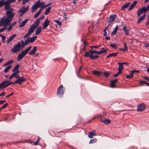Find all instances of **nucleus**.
<instances>
[{
    "mask_svg": "<svg viewBox=\"0 0 149 149\" xmlns=\"http://www.w3.org/2000/svg\"><path fill=\"white\" fill-rule=\"evenodd\" d=\"M116 15L115 14H112L110 15L108 22H111L114 21L116 18Z\"/></svg>",
    "mask_w": 149,
    "mask_h": 149,
    "instance_id": "obj_12",
    "label": "nucleus"
},
{
    "mask_svg": "<svg viewBox=\"0 0 149 149\" xmlns=\"http://www.w3.org/2000/svg\"><path fill=\"white\" fill-rule=\"evenodd\" d=\"M50 23V22L48 19H46L42 24V28L44 29L46 28L49 25Z\"/></svg>",
    "mask_w": 149,
    "mask_h": 149,
    "instance_id": "obj_11",
    "label": "nucleus"
},
{
    "mask_svg": "<svg viewBox=\"0 0 149 149\" xmlns=\"http://www.w3.org/2000/svg\"><path fill=\"white\" fill-rule=\"evenodd\" d=\"M92 55L91 54L90 50L89 51L87 52H85V54L84 55V56L85 57H90L91 58V56Z\"/></svg>",
    "mask_w": 149,
    "mask_h": 149,
    "instance_id": "obj_25",
    "label": "nucleus"
},
{
    "mask_svg": "<svg viewBox=\"0 0 149 149\" xmlns=\"http://www.w3.org/2000/svg\"><path fill=\"white\" fill-rule=\"evenodd\" d=\"M118 29L119 28L118 26L117 25L116 26L115 29H113V30L112 32L111 33V35L113 36L115 35L116 34V33H117V31Z\"/></svg>",
    "mask_w": 149,
    "mask_h": 149,
    "instance_id": "obj_19",
    "label": "nucleus"
},
{
    "mask_svg": "<svg viewBox=\"0 0 149 149\" xmlns=\"http://www.w3.org/2000/svg\"><path fill=\"white\" fill-rule=\"evenodd\" d=\"M51 3H49V4H46V5H44L43 6V7L44 8H45L46 7H48V6H49L50 5H51Z\"/></svg>",
    "mask_w": 149,
    "mask_h": 149,
    "instance_id": "obj_63",
    "label": "nucleus"
},
{
    "mask_svg": "<svg viewBox=\"0 0 149 149\" xmlns=\"http://www.w3.org/2000/svg\"><path fill=\"white\" fill-rule=\"evenodd\" d=\"M123 30L125 32L126 35H128L129 34V29H127L126 26H124L123 27Z\"/></svg>",
    "mask_w": 149,
    "mask_h": 149,
    "instance_id": "obj_20",
    "label": "nucleus"
},
{
    "mask_svg": "<svg viewBox=\"0 0 149 149\" xmlns=\"http://www.w3.org/2000/svg\"><path fill=\"white\" fill-rule=\"evenodd\" d=\"M13 10V9L7 10L6 13L7 17L3 16L1 18L0 20V27L2 26L8 25L9 24L14 15V13H12Z\"/></svg>",
    "mask_w": 149,
    "mask_h": 149,
    "instance_id": "obj_1",
    "label": "nucleus"
},
{
    "mask_svg": "<svg viewBox=\"0 0 149 149\" xmlns=\"http://www.w3.org/2000/svg\"><path fill=\"white\" fill-rule=\"evenodd\" d=\"M5 1H3V0H1L0 1V8L3 6L4 5Z\"/></svg>",
    "mask_w": 149,
    "mask_h": 149,
    "instance_id": "obj_48",
    "label": "nucleus"
},
{
    "mask_svg": "<svg viewBox=\"0 0 149 149\" xmlns=\"http://www.w3.org/2000/svg\"><path fill=\"white\" fill-rule=\"evenodd\" d=\"M146 16V15L144 14L142 16L139 18L137 21V23L139 24L143 20Z\"/></svg>",
    "mask_w": 149,
    "mask_h": 149,
    "instance_id": "obj_16",
    "label": "nucleus"
},
{
    "mask_svg": "<svg viewBox=\"0 0 149 149\" xmlns=\"http://www.w3.org/2000/svg\"><path fill=\"white\" fill-rule=\"evenodd\" d=\"M18 73V72L17 71H15L10 76L9 78V79H12L14 77H15V76L17 75Z\"/></svg>",
    "mask_w": 149,
    "mask_h": 149,
    "instance_id": "obj_31",
    "label": "nucleus"
},
{
    "mask_svg": "<svg viewBox=\"0 0 149 149\" xmlns=\"http://www.w3.org/2000/svg\"><path fill=\"white\" fill-rule=\"evenodd\" d=\"M42 10L41 9H40L35 14V15L34 16V18H36L37 17H38V16H39V15L40 14V13L42 12Z\"/></svg>",
    "mask_w": 149,
    "mask_h": 149,
    "instance_id": "obj_29",
    "label": "nucleus"
},
{
    "mask_svg": "<svg viewBox=\"0 0 149 149\" xmlns=\"http://www.w3.org/2000/svg\"><path fill=\"white\" fill-rule=\"evenodd\" d=\"M40 23V21L38 19H36L35 20L34 23L38 25V26H39V24Z\"/></svg>",
    "mask_w": 149,
    "mask_h": 149,
    "instance_id": "obj_44",
    "label": "nucleus"
},
{
    "mask_svg": "<svg viewBox=\"0 0 149 149\" xmlns=\"http://www.w3.org/2000/svg\"><path fill=\"white\" fill-rule=\"evenodd\" d=\"M10 3L8 0L5 1L4 4V5H5V7L4 8L5 10H8L10 8Z\"/></svg>",
    "mask_w": 149,
    "mask_h": 149,
    "instance_id": "obj_14",
    "label": "nucleus"
},
{
    "mask_svg": "<svg viewBox=\"0 0 149 149\" xmlns=\"http://www.w3.org/2000/svg\"><path fill=\"white\" fill-rule=\"evenodd\" d=\"M107 50L104 49V48H102L101 49V50L99 51V54L102 53H105L107 52Z\"/></svg>",
    "mask_w": 149,
    "mask_h": 149,
    "instance_id": "obj_33",
    "label": "nucleus"
},
{
    "mask_svg": "<svg viewBox=\"0 0 149 149\" xmlns=\"http://www.w3.org/2000/svg\"><path fill=\"white\" fill-rule=\"evenodd\" d=\"M91 56V58L92 60H94L96 58H99V56L98 55H96L95 56H93V55H92Z\"/></svg>",
    "mask_w": 149,
    "mask_h": 149,
    "instance_id": "obj_39",
    "label": "nucleus"
},
{
    "mask_svg": "<svg viewBox=\"0 0 149 149\" xmlns=\"http://www.w3.org/2000/svg\"><path fill=\"white\" fill-rule=\"evenodd\" d=\"M145 12H146L149 10V4L148 5L146 8L144 6Z\"/></svg>",
    "mask_w": 149,
    "mask_h": 149,
    "instance_id": "obj_53",
    "label": "nucleus"
},
{
    "mask_svg": "<svg viewBox=\"0 0 149 149\" xmlns=\"http://www.w3.org/2000/svg\"><path fill=\"white\" fill-rule=\"evenodd\" d=\"M8 105V103H6L5 104H4L3 106L2 107L3 109H5L7 107V106Z\"/></svg>",
    "mask_w": 149,
    "mask_h": 149,
    "instance_id": "obj_61",
    "label": "nucleus"
},
{
    "mask_svg": "<svg viewBox=\"0 0 149 149\" xmlns=\"http://www.w3.org/2000/svg\"><path fill=\"white\" fill-rule=\"evenodd\" d=\"M118 63L119 65L118 70H122L123 69V66L122 63L120 62H118Z\"/></svg>",
    "mask_w": 149,
    "mask_h": 149,
    "instance_id": "obj_30",
    "label": "nucleus"
},
{
    "mask_svg": "<svg viewBox=\"0 0 149 149\" xmlns=\"http://www.w3.org/2000/svg\"><path fill=\"white\" fill-rule=\"evenodd\" d=\"M63 86L61 85L58 88L57 91V96L59 98H62L63 97L65 91L63 89Z\"/></svg>",
    "mask_w": 149,
    "mask_h": 149,
    "instance_id": "obj_4",
    "label": "nucleus"
},
{
    "mask_svg": "<svg viewBox=\"0 0 149 149\" xmlns=\"http://www.w3.org/2000/svg\"><path fill=\"white\" fill-rule=\"evenodd\" d=\"M110 45L111 47L114 49H117V47H116V45L114 43H111L110 44Z\"/></svg>",
    "mask_w": 149,
    "mask_h": 149,
    "instance_id": "obj_41",
    "label": "nucleus"
},
{
    "mask_svg": "<svg viewBox=\"0 0 149 149\" xmlns=\"http://www.w3.org/2000/svg\"><path fill=\"white\" fill-rule=\"evenodd\" d=\"M132 72L133 74L134 73H139V70H134L131 71Z\"/></svg>",
    "mask_w": 149,
    "mask_h": 149,
    "instance_id": "obj_60",
    "label": "nucleus"
},
{
    "mask_svg": "<svg viewBox=\"0 0 149 149\" xmlns=\"http://www.w3.org/2000/svg\"><path fill=\"white\" fill-rule=\"evenodd\" d=\"M6 38V36H3V37H2L1 40L4 43L5 42Z\"/></svg>",
    "mask_w": 149,
    "mask_h": 149,
    "instance_id": "obj_55",
    "label": "nucleus"
},
{
    "mask_svg": "<svg viewBox=\"0 0 149 149\" xmlns=\"http://www.w3.org/2000/svg\"><path fill=\"white\" fill-rule=\"evenodd\" d=\"M26 79H25L24 76H22L19 78L18 79L16 80L14 82V84H18L19 85L22 84V83L26 81Z\"/></svg>",
    "mask_w": 149,
    "mask_h": 149,
    "instance_id": "obj_6",
    "label": "nucleus"
},
{
    "mask_svg": "<svg viewBox=\"0 0 149 149\" xmlns=\"http://www.w3.org/2000/svg\"><path fill=\"white\" fill-rule=\"evenodd\" d=\"M105 119L106 118H104L102 117H101L100 118V120L101 121V122L104 123Z\"/></svg>",
    "mask_w": 149,
    "mask_h": 149,
    "instance_id": "obj_57",
    "label": "nucleus"
},
{
    "mask_svg": "<svg viewBox=\"0 0 149 149\" xmlns=\"http://www.w3.org/2000/svg\"><path fill=\"white\" fill-rule=\"evenodd\" d=\"M130 4V2H128L124 5H123L122 6L121 10H124L125 9L127 8L129 6Z\"/></svg>",
    "mask_w": 149,
    "mask_h": 149,
    "instance_id": "obj_24",
    "label": "nucleus"
},
{
    "mask_svg": "<svg viewBox=\"0 0 149 149\" xmlns=\"http://www.w3.org/2000/svg\"><path fill=\"white\" fill-rule=\"evenodd\" d=\"M90 51L92 55H93L94 53L99 54V51H97L96 50H92V49H91Z\"/></svg>",
    "mask_w": 149,
    "mask_h": 149,
    "instance_id": "obj_38",
    "label": "nucleus"
},
{
    "mask_svg": "<svg viewBox=\"0 0 149 149\" xmlns=\"http://www.w3.org/2000/svg\"><path fill=\"white\" fill-rule=\"evenodd\" d=\"M19 67V65L18 64L17 65L13 68L12 70L13 72H15V71H18V72H19V70L18 69Z\"/></svg>",
    "mask_w": 149,
    "mask_h": 149,
    "instance_id": "obj_27",
    "label": "nucleus"
},
{
    "mask_svg": "<svg viewBox=\"0 0 149 149\" xmlns=\"http://www.w3.org/2000/svg\"><path fill=\"white\" fill-rule=\"evenodd\" d=\"M104 76L106 77H107L109 75V73L107 72H104Z\"/></svg>",
    "mask_w": 149,
    "mask_h": 149,
    "instance_id": "obj_54",
    "label": "nucleus"
},
{
    "mask_svg": "<svg viewBox=\"0 0 149 149\" xmlns=\"http://www.w3.org/2000/svg\"><path fill=\"white\" fill-rule=\"evenodd\" d=\"M32 46H30L27 47L24 51L22 50L21 53H19L18 55L17 60L19 61L21 60L31 50Z\"/></svg>",
    "mask_w": 149,
    "mask_h": 149,
    "instance_id": "obj_2",
    "label": "nucleus"
},
{
    "mask_svg": "<svg viewBox=\"0 0 149 149\" xmlns=\"http://www.w3.org/2000/svg\"><path fill=\"white\" fill-rule=\"evenodd\" d=\"M13 60H10L8 62H7L8 65H9V64H11L13 63Z\"/></svg>",
    "mask_w": 149,
    "mask_h": 149,
    "instance_id": "obj_59",
    "label": "nucleus"
},
{
    "mask_svg": "<svg viewBox=\"0 0 149 149\" xmlns=\"http://www.w3.org/2000/svg\"><path fill=\"white\" fill-rule=\"evenodd\" d=\"M29 38H27L24 42L23 40H21L20 42L22 46V48H24L25 45H27L30 42L29 39Z\"/></svg>",
    "mask_w": 149,
    "mask_h": 149,
    "instance_id": "obj_8",
    "label": "nucleus"
},
{
    "mask_svg": "<svg viewBox=\"0 0 149 149\" xmlns=\"http://www.w3.org/2000/svg\"><path fill=\"white\" fill-rule=\"evenodd\" d=\"M110 87L112 88H114L116 87V85L112 81H111L110 84Z\"/></svg>",
    "mask_w": 149,
    "mask_h": 149,
    "instance_id": "obj_36",
    "label": "nucleus"
},
{
    "mask_svg": "<svg viewBox=\"0 0 149 149\" xmlns=\"http://www.w3.org/2000/svg\"><path fill=\"white\" fill-rule=\"evenodd\" d=\"M16 34H14L11 36L7 41V43L8 44L16 37Z\"/></svg>",
    "mask_w": 149,
    "mask_h": 149,
    "instance_id": "obj_17",
    "label": "nucleus"
},
{
    "mask_svg": "<svg viewBox=\"0 0 149 149\" xmlns=\"http://www.w3.org/2000/svg\"><path fill=\"white\" fill-rule=\"evenodd\" d=\"M118 54V52H116V53H113L111 54H110L111 57V56H113V57H115Z\"/></svg>",
    "mask_w": 149,
    "mask_h": 149,
    "instance_id": "obj_45",
    "label": "nucleus"
},
{
    "mask_svg": "<svg viewBox=\"0 0 149 149\" xmlns=\"http://www.w3.org/2000/svg\"><path fill=\"white\" fill-rule=\"evenodd\" d=\"M51 9V6L48 7L45 10V15H47L49 13Z\"/></svg>",
    "mask_w": 149,
    "mask_h": 149,
    "instance_id": "obj_34",
    "label": "nucleus"
},
{
    "mask_svg": "<svg viewBox=\"0 0 149 149\" xmlns=\"http://www.w3.org/2000/svg\"><path fill=\"white\" fill-rule=\"evenodd\" d=\"M54 21L59 25L60 26H61L62 24L61 22H59L57 20H54Z\"/></svg>",
    "mask_w": 149,
    "mask_h": 149,
    "instance_id": "obj_43",
    "label": "nucleus"
},
{
    "mask_svg": "<svg viewBox=\"0 0 149 149\" xmlns=\"http://www.w3.org/2000/svg\"><path fill=\"white\" fill-rule=\"evenodd\" d=\"M110 122H111V121L110 120H109V119H108L106 118L104 123L106 124H108L109 123H110Z\"/></svg>",
    "mask_w": 149,
    "mask_h": 149,
    "instance_id": "obj_46",
    "label": "nucleus"
},
{
    "mask_svg": "<svg viewBox=\"0 0 149 149\" xmlns=\"http://www.w3.org/2000/svg\"><path fill=\"white\" fill-rule=\"evenodd\" d=\"M42 29L41 26H39L38 28L36 30V31L35 35H37L39 34L42 31Z\"/></svg>",
    "mask_w": 149,
    "mask_h": 149,
    "instance_id": "obj_22",
    "label": "nucleus"
},
{
    "mask_svg": "<svg viewBox=\"0 0 149 149\" xmlns=\"http://www.w3.org/2000/svg\"><path fill=\"white\" fill-rule=\"evenodd\" d=\"M124 47L123 48H121L120 49V50L123 51H125L127 50V47L125 42H124Z\"/></svg>",
    "mask_w": 149,
    "mask_h": 149,
    "instance_id": "obj_28",
    "label": "nucleus"
},
{
    "mask_svg": "<svg viewBox=\"0 0 149 149\" xmlns=\"http://www.w3.org/2000/svg\"><path fill=\"white\" fill-rule=\"evenodd\" d=\"M28 20V19H26L24 21H22L21 24L19 25V27H24L25 24L27 22Z\"/></svg>",
    "mask_w": 149,
    "mask_h": 149,
    "instance_id": "obj_23",
    "label": "nucleus"
},
{
    "mask_svg": "<svg viewBox=\"0 0 149 149\" xmlns=\"http://www.w3.org/2000/svg\"><path fill=\"white\" fill-rule=\"evenodd\" d=\"M28 38H29V41L30 43H33V42L37 38V36H34L33 37H32L31 38H30V37H29Z\"/></svg>",
    "mask_w": 149,
    "mask_h": 149,
    "instance_id": "obj_26",
    "label": "nucleus"
},
{
    "mask_svg": "<svg viewBox=\"0 0 149 149\" xmlns=\"http://www.w3.org/2000/svg\"><path fill=\"white\" fill-rule=\"evenodd\" d=\"M45 3V2H42V3L40 2V7H41V8L40 9H41V10H42V8H43V6H44V4Z\"/></svg>",
    "mask_w": 149,
    "mask_h": 149,
    "instance_id": "obj_49",
    "label": "nucleus"
},
{
    "mask_svg": "<svg viewBox=\"0 0 149 149\" xmlns=\"http://www.w3.org/2000/svg\"><path fill=\"white\" fill-rule=\"evenodd\" d=\"M144 8V6L138 10L137 11V15L138 17H139L143 13H146V12H145L144 10L145 9Z\"/></svg>",
    "mask_w": 149,
    "mask_h": 149,
    "instance_id": "obj_13",
    "label": "nucleus"
},
{
    "mask_svg": "<svg viewBox=\"0 0 149 149\" xmlns=\"http://www.w3.org/2000/svg\"><path fill=\"white\" fill-rule=\"evenodd\" d=\"M37 47L36 46L34 47L33 49L29 52V54L31 55L34 54L37 50Z\"/></svg>",
    "mask_w": 149,
    "mask_h": 149,
    "instance_id": "obj_21",
    "label": "nucleus"
},
{
    "mask_svg": "<svg viewBox=\"0 0 149 149\" xmlns=\"http://www.w3.org/2000/svg\"><path fill=\"white\" fill-rule=\"evenodd\" d=\"M28 7H26V8H25L24 7H23L22 9H20L19 10L18 12H22L24 13V14L25 13H26L28 10Z\"/></svg>",
    "mask_w": 149,
    "mask_h": 149,
    "instance_id": "obj_15",
    "label": "nucleus"
},
{
    "mask_svg": "<svg viewBox=\"0 0 149 149\" xmlns=\"http://www.w3.org/2000/svg\"><path fill=\"white\" fill-rule=\"evenodd\" d=\"M133 74L131 71V74L130 75H126V77L127 78H131L133 77Z\"/></svg>",
    "mask_w": 149,
    "mask_h": 149,
    "instance_id": "obj_42",
    "label": "nucleus"
},
{
    "mask_svg": "<svg viewBox=\"0 0 149 149\" xmlns=\"http://www.w3.org/2000/svg\"><path fill=\"white\" fill-rule=\"evenodd\" d=\"M8 85H7V86H9V85H10L12 84H14V82L13 81L10 82H9L8 83Z\"/></svg>",
    "mask_w": 149,
    "mask_h": 149,
    "instance_id": "obj_64",
    "label": "nucleus"
},
{
    "mask_svg": "<svg viewBox=\"0 0 149 149\" xmlns=\"http://www.w3.org/2000/svg\"><path fill=\"white\" fill-rule=\"evenodd\" d=\"M93 74L96 75L100 76L101 75V72L97 70H94L93 72Z\"/></svg>",
    "mask_w": 149,
    "mask_h": 149,
    "instance_id": "obj_32",
    "label": "nucleus"
},
{
    "mask_svg": "<svg viewBox=\"0 0 149 149\" xmlns=\"http://www.w3.org/2000/svg\"><path fill=\"white\" fill-rule=\"evenodd\" d=\"M145 81H140L139 83V86H142L145 85Z\"/></svg>",
    "mask_w": 149,
    "mask_h": 149,
    "instance_id": "obj_47",
    "label": "nucleus"
},
{
    "mask_svg": "<svg viewBox=\"0 0 149 149\" xmlns=\"http://www.w3.org/2000/svg\"><path fill=\"white\" fill-rule=\"evenodd\" d=\"M146 108V106L143 104H140L137 107V110L138 112H140Z\"/></svg>",
    "mask_w": 149,
    "mask_h": 149,
    "instance_id": "obj_10",
    "label": "nucleus"
},
{
    "mask_svg": "<svg viewBox=\"0 0 149 149\" xmlns=\"http://www.w3.org/2000/svg\"><path fill=\"white\" fill-rule=\"evenodd\" d=\"M14 94V93L13 92L11 93L10 94H8L6 96V98H8L10 97V96H12V95H13Z\"/></svg>",
    "mask_w": 149,
    "mask_h": 149,
    "instance_id": "obj_58",
    "label": "nucleus"
},
{
    "mask_svg": "<svg viewBox=\"0 0 149 149\" xmlns=\"http://www.w3.org/2000/svg\"><path fill=\"white\" fill-rule=\"evenodd\" d=\"M137 1H134L133 3L130 6L128 10H131L136 5L137 3Z\"/></svg>",
    "mask_w": 149,
    "mask_h": 149,
    "instance_id": "obj_18",
    "label": "nucleus"
},
{
    "mask_svg": "<svg viewBox=\"0 0 149 149\" xmlns=\"http://www.w3.org/2000/svg\"><path fill=\"white\" fill-rule=\"evenodd\" d=\"M30 0H23L22 4L23 5H24L26 3H27Z\"/></svg>",
    "mask_w": 149,
    "mask_h": 149,
    "instance_id": "obj_52",
    "label": "nucleus"
},
{
    "mask_svg": "<svg viewBox=\"0 0 149 149\" xmlns=\"http://www.w3.org/2000/svg\"><path fill=\"white\" fill-rule=\"evenodd\" d=\"M11 68V65H9L6 67V68L4 69V72L5 73H7L8 71Z\"/></svg>",
    "mask_w": 149,
    "mask_h": 149,
    "instance_id": "obj_35",
    "label": "nucleus"
},
{
    "mask_svg": "<svg viewBox=\"0 0 149 149\" xmlns=\"http://www.w3.org/2000/svg\"><path fill=\"white\" fill-rule=\"evenodd\" d=\"M6 101V100H0V104H4Z\"/></svg>",
    "mask_w": 149,
    "mask_h": 149,
    "instance_id": "obj_62",
    "label": "nucleus"
},
{
    "mask_svg": "<svg viewBox=\"0 0 149 149\" xmlns=\"http://www.w3.org/2000/svg\"><path fill=\"white\" fill-rule=\"evenodd\" d=\"M31 26L34 29L37 28L38 26L34 23Z\"/></svg>",
    "mask_w": 149,
    "mask_h": 149,
    "instance_id": "obj_50",
    "label": "nucleus"
},
{
    "mask_svg": "<svg viewBox=\"0 0 149 149\" xmlns=\"http://www.w3.org/2000/svg\"><path fill=\"white\" fill-rule=\"evenodd\" d=\"M93 135H95L94 134H93L92 132H89L88 136L89 138L92 139L93 138Z\"/></svg>",
    "mask_w": 149,
    "mask_h": 149,
    "instance_id": "obj_37",
    "label": "nucleus"
},
{
    "mask_svg": "<svg viewBox=\"0 0 149 149\" xmlns=\"http://www.w3.org/2000/svg\"><path fill=\"white\" fill-rule=\"evenodd\" d=\"M23 48L20 42H18L14 46V47L11 49V52L16 53L20 51L21 49Z\"/></svg>",
    "mask_w": 149,
    "mask_h": 149,
    "instance_id": "obj_3",
    "label": "nucleus"
},
{
    "mask_svg": "<svg viewBox=\"0 0 149 149\" xmlns=\"http://www.w3.org/2000/svg\"><path fill=\"white\" fill-rule=\"evenodd\" d=\"M34 31V29L31 26L29 29L28 32L24 36V38H26L28 37L31 33H33Z\"/></svg>",
    "mask_w": 149,
    "mask_h": 149,
    "instance_id": "obj_9",
    "label": "nucleus"
},
{
    "mask_svg": "<svg viewBox=\"0 0 149 149\" xmlns=\"http://www.w3.org/2000/svg\"><path fill=\"white\" fill-rule=\"evenodd\" d=\"M39 7H40V0H39L37 1L32 6L31 9H32V10L31 11V13H33Z\"/></svg>",
    "mask_w": 149,
    "mask_h": 149,
    "instance_id": "obj_5",
    "label": "nucleus"
},
{
    "mask_svg": "<svg viewBox=\"0 0 149 149\" xmlns=\"http://www.w3.org/2000/svg\"><path fill=\"white\" fill-rule=\"evenodd\" d=\"M10 81V80H7L2 82L0 84V89H3L8 87V86H7L8 85L7 83Z\"/></svg>",
    "mask_w": 149,
    "mask_h": 149,
    "instance_id": "obj_7",
    "label": "nucleus"
},
{
    "mask_svg": "<svg viewBox=\"0 0 149 149\" xmlns=\"http://www.w3.org/2000/svg\"><path fill=\"white\" fill-rule=\"evenodd\" d=\"M90 47L91 49H92L93 48H98L97 46H91Z\"/></svg>",
    "mask_w": 149,
    "mask_h": 149,
    "instance_id": "obj_56",
    "label": "nucleus"
},
{
    "mask_svg": "<svg viewBox=\"0 0 149 149\" xmlns=\"http://www.w3.org/2000/svg\"><path fill=\"white\" fill-rule=\"evenodd\" d=\"M6 25H5L4 26H5ZM7 29V27L6 26H4L3 28H2L0 29V30L1 31V32H3L6 30Z\"/></svg>",
    "mask_w": 149,
    "mask_h": 149,
    "instance_id": "obj_51",
    "label": "nucleus"
},
{
    "mask_svg": "<svg viewBox=\"0 0 149 149\" xmlns=\"http://www.w3.org/2000/svg\"><path fill=\"white\" fill-rule=\"evenodd\" d=\"M97 141V139L95 138H94L93 139L90 140L89 143H92L96 142Z\"/></svg>",
    "mask_w": 149,
    "mask_h": 149,
    "instance_id": "obj_40",
    "label": "nucleus"
}]
</instances>
